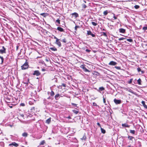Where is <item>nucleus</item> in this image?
Wrapping results in <instances>:
<instances>
[{
	"label": "nucleus",
	"instance_id": "obj_26",
	"mask_svg": "<svg viewBox=\"0 0 147 147\" xmlns=\"http://www.w3.org/2000/svg\"><path fill=\"white\" fill-rule=\"evenodd\" d=\"M84 71L85 72H90V71L88 69H87L86 67H85L84 69H83Z\"/></svg>",
	"mask_w": 147,
	"mask_h": 147
},
{
	"label": "nucleus",
	"instance_id": "obj_51",
	"mask_svg": "<svg viewBox=\"0 0 147 147\" xmlns=\"http://www.w3.org/2000/svg\"><path fill=\"white\" fill-rule=\"evenodd\" d=\"M53 38H54V39H56V40H57V39H58V38H57L55 36H54V35H53Z\"/></svg>",
	"mask_w": 147,
	"mask_h": 147
},
{
	"label": "nucleus",
	"instance_id": "obj_32",
	"mask_svg": "<svg viewBox=\"0 0 147 147\" xmlns=\"http://www.w3.org/2000/svg\"><path fill=\"white\" fill-rule=\"evenodd\" d=\"M108 13V11L107 10L103 12V14L104 15H106Z\"/></svg>",
	"mask_w": 147,
	"mask_h": 147
},
{
	"label": "nucleus",
	"instance_id": "obj_48",
	"mask_svg": "<svg viewBox=\"0 0 147 147\" xmlns=\"http://www.w3.org/2000/svg\"><path fill=\"white\" fill-rule=\"evenodd\" d=\"M71 104L75 107H76L77 105V104L72 103H71Z\"/></svg>",
	"mask_w": 147,
	"mask_h": 147
},
{
	"label": "nucleus",
	"instance_id": "obj_16",
	"mask_svg": "<svg viewBox=\"0 0 147 147\" xmlns=\"http://www.w3.org/2000/svg\"><path fill=\"white\" fill-rule=\"evenodd\" d=\"M51 121V118L50 117L46 120V123L47 124H49Z\"/></svg>",
	"mask_w": 147,
	"mask_h": 147
},
{
	"label": "nucleus",
	"instance_id": "obj_42",
	"mask_svg": "<svg viewBox=\"0 0 147 147\" xmlns=\"http://www.w3.org/2000/svg\"><path fill=\"white\" fill-rule=\"evenodd\" d=\"M73 112L76 114H77L78 113V111L76 110H73Z\"/></svg>",
	"mask_w": 147,
	"mask_h": 147
},
{
	"label": "nucleus",
	"instance_id": "obj_53",
	"mask_svg": "<svg viewBox=\"0 0 147 147\" xmlns=\"http://www.w3.org/2000/svg\"><path fill=\"white\" fill-rule=\"evenodd\" d=\"M86 51L87 52H90V51L88 49H86Z\"/></svg>",
	"mask_w": 147,
	"mask_h": 147
},
{
	"label": "nucleus",
	"instance_id": "obj_55",
	"mask_svg": "<svg viewBox=\"0 0 147 147\" xmlns=\"http://www.w3.org/2000/svg\"><path fill=\"white\" fill-rule=\"evenodd\" d=\"M67 118L68 119H71V117H70V116H68L67 117Z\"/></svg>",
	"mask_w": 147,
	"mask_h": 147
},
{
	"label": "nucleus",
	"instance_id": "obj_28",
	"mask_svg": "<svg viewBox=\"0 0 147 147\" xmlns=\"http://www.w3.org/2000/svg\"><path fill=\"white\" fill-rule=\"evenodd\" d=\"M91 23L94 26H96L97 24V23H96L95 22H92Z\"/></svg>",
	"mask_w": 147,
	"mask_h": 147
},
{
	"label": "nucleus",
	"instance_id": "obj_62",
	"mask_svg": "<svg viewBox=\"0 0 147 147\" xmlns=\"http://www.w3.org/2000/svg\"><path fill=\"white\" fill-rule=\"evenodd\" d=\"M49 98H50V97H49L48 98V99H49Z\"/></svg>",
	"mask_w": 147,
	"mask_h": 147
},
{
	"label": "nucleus",
	"instance_id": "obj_29",
	"mask_svg": "<svg viewBox=\"0 0 147 147\" xmlns=\"http://www.w3.org/2000/svg\"><path fill=\"white\" fill-rule=\"evenodd\" d=\"M127 40L130 42H132L133 41V40L131 39H127Z\"/></svg>",
	"mask_w": 147,
	"mask_h": 147
},
{
	"label": "nucleus",
	"instance_id": "obj_54",
	"mask_svg": "<svg viewBox=\"0 0 147 147\" xmlns=\"http://www.w3.org/2000/svg\"><path fill=\"white\" fill-rule=\"evenodd\" d=\"M35 108L34 107H33L32 108L31 110L32 111L33 110H34Z\"/></svg>",
	"mask_w": 147,
	"mask_h": 147
},
{
	"label": "nucleus",
	"instance_id": "obj_9",
	"mask_svg": "<svg viewBox=\"0 0 147 147\" xmlns=\"http://www.w3.org/2000/svg\"><path fill=\"white\" fill-rule=\"evenodd\" d=\"M119 32L122 33H125V30L123 28H121L119 29Z\"/></svg>",
	"mask_w": 147,
	"mask_h": 147
},
{
	"label": "nucleus",
	"instance_id": "obj_63",
	"mask_svg": "<svg viewBox=\"0 0 147 147\" xmlns=\"http://www.w3.org/2000/svg\"><path fill=\"white\" fill-rule=\"evenodd\" d=\"M60 96H61V97H63V96H61V95H60Z\"/></svg>",
	"mask_w": 147,
	"mask_h": 147
},
{
	"label": "nucleus",
	"instance_id": "obj_33",
	"mask_svg": "<svg viewBox=\"0 0 147 147\" xmlns=\"http://www.w3.org/2000/svg\"><path fill=\"white\" fill-rule=\"evenodd\" d=\"M92 32L90 31H88L87 34L88 35H91L92 34Z\"/></svg>",
	"mask_w": 147,
	"mask_h": 147
},
{
	"label": "nucleus",
	"instance_id": "obj_11",
	"mask_svg": "<svg viewBox=\"0 0 147 147\" xmlns=\"http://www.w3.org/2000/svg\"><path fill=\"white\" fill-rule=\"evenodd\" d=\"M137 70L138 72H139L140 71L141 72V74H143L144 73V71H143L141 70L140 68L139 67H138L137 68Z\"/></svg>",
	"mask_w": 147,
	"mask_h": 147
},
{
	"label": "nucleus",
	"instance_id": "obj_7",
	"mask_svg": "<svg viewBox=\"0 0 147 147\" xmlns=\"http://www.w3.org/2000/svg\"><path fill=\"white\" fill-rule=\"evenodd\" d=\"M9 146H14L16 147H17L18 146V144L15 142H13L11 144H9Z\"/></svg>",
	"mask_w": 147,
	"mask_h": 147
},
{
	"label": "nucleus",
	"instance_id": "obj_5",
	"mask_svg": "<svg viewBox=\"0 0 147 147\" xmlns=\"http://www.w3.org/2000/svg\"><path fill=\"white\" fill-rule=\"evenodd\" d=\"M59 40V39L56 40L55 43L57 45H58L59 47H60L61 46V45L60 42Z\"/></svg>",
	"mask_w": 147,
	"mask_h": 147
},
{
	"label": "nucleus",
	"instance_id": "obj_41",
	"mask_svg": "<svg viewBox=\"0 0 147 147\" xmlns=\"http://www.w3.org/2000/svg\"><path fill=\"white\" fill-rule=\"evenodd\" d=\"M103 102H104V103H106V99L104 98V96H103Z\"/></svg>",
	"mask_w": 147,
	"mask_h": 147
},
{
	"label": "nucleus",
	"instance_id": "obj_35",
	"mask_svg": "<svg viewBox=\"0 0 147 147\" xmlns=\"http://www.w3.org/2000/svg\"><path fill=\"white\" fill-rule=\"evenodd\" d=\"M80 67L81 68H82L83 69H84V68L85 67V66L84 65H80Z\"/></svg>",
	"mask_w": 147,
	"mask_h": 147
},
{
	"label": "nucleus",
	"instance_id": "obj_24",
	"mask_svg": "<svg viewBox=\"0 0 147 147\" xmlns=\"http://www.w3.org/2000/svg\"><path fill=\"white\" fill-rule=\"evenodd\" d=\"M45 143V140L42 141L40 143V145H43Z\"/></svg>",
	"mask_w": 147,
	"mask_h": 147
},
{
	"label": "nucleus",
	"instance_id": "obj_46",
	"mask_svg": "<svg viewBox=\"0 0 147 147\" xmlns=\"http://www.w3.org/2000/svg\"><path fill=\"white\" fill-rule=\"evenodd\" d=\"M132 79H131L129 81V82L128 83L129 84H131V83H132Z\"/></svg>",
	"mask_w": 147,
	"mask_h": 147
},
{
	"label": "nucleus",
	"instance_id": "obj_12",
	"mask_svg": "<svg viewBox=\"0 0 147 147\" xmlns=\"http://www.w3.org/2000/svg\"><path fill=\"white\" fill-rule=\"evenodd\" d=\"M57 30L60 31V32H63L64 31L63 29L61 27H58L57 28Z\"/></svg>",
	"mask_w": 147,
	"mask_h": 147
},
{
	"label": "nucleus",
	"instance_id": "obj_61",
	"mask_svg": "<svg viewBox=\"0 0 147 147\" xmlns=\"http://www.w3.org/2000/svg\"><path fill=\"white\" fill-rule=\"evenodd\" d=\"M102 30L103 31H104L105 30V29H103Z\"/></svg>",
	"mask_w": 147,
	"mask_h": 147
},
{
	"label": "nucleus",
	"instance_id": "obj_8",
	"mask_svg": "<svg viewBox=\"0 0 147 147\" xmlns=\"http://www.w3.org/2000/svg\"><path fill=\"white\" fill-rule=\"evenodd\" d=\"M60 95L59 94H56L55 96V98L56 100H58L60 98Z\"/></svg>",
	"mask_w": 147,
	"mask_h": 147
},
{
	"label": "nucleus",
	"instance_id": "obj_50",
	"mask_svg": "<svg viewBox=\"0 0 147 147\" xmlns=\"http://www.w3.org/2000/svg\"><path fill=\"white\" fill-rule=\"evenodd\" d=\"M20 105L22 106H25V104L24 103H22L20 104Z\"/></svg>",
	"mask_w": 147,
	"mask_h": 147
},
{
	"label": "nucleus",
	"instance_id": "obj_25",
	"mask_svg": "<svg viewBox=\"0 0 147 147\" xmlns=\"http://www.w3.org/2000/svg\"><path fill=\"white\" fill-rule=\"evenodd\" d=\"M102 34L101 35V36H103L105 37H107V35L106 34V33L105 32H102L101 33Z\"/></svg>",
	"mask_w": 147,
	"mask_h": 147
},
{
	"label": "nucleus",
	"instance_id": "obj_20",
	"mask_svg": "<svg viewBox=\"0 0 147 147\" xmlns=\"http://www.w3.org/2000/svg\"><path fill=\"white\" fill-rule=\"evenodd\" d=\"M128 138L129 140H132L134 138V137L132 136H128Z\"/></svg>",
	"mask_w": 147,
	"mask_h": 147
},
{
	"label": "nucleus",
	"instance_id": "obj_47",
	"mask_svg": "<svg viewBox=\"0 0 147 147\" xmlns=\"http://www.w3.org/2000/svg\"><path fill=\"white\" fill-rule=\"evenodd\" d=\"M61 86H63L64 87H66V84H62Z\"/></svg>",
	"mask_w": 147,
	"mask_h": 147
},
{
	"label": "nucleus",
	"instance_id": "obj_19",
	"mask_svg": "<svg viewBox=\"0 0 147 147\" xmlns=\"http://www.w3.org/2000/svg\"><path fill=\"white\" fill-rule=\"evenodd\" d=\"M28 134L26 132H24L22 134V136L23 137H26L28 136Z\"/></svg>",
	"mask_w": 147,
	"mask_h": 147
},
{
	"label": "nucleus",
	"instance_id": "obj_13",
	"mask_svg": "<svg viewBox=\"0 0 147 147\" xmlns=\"http://www.w3.org/2000/svg\"><path fill=\"white\" fill-rule=\"evenodd\" d=\"M141 103L144 106V107L147 109V106L145 105V101H142Z\"/></svg>",
	"mask_w": 147,
	"mask_h": 147
},
{
	"label": "nucleus",
	"instance_id": "obj_21",
	"mask_svg": "<svg viewBox=\"0 0 147 147\" xmlns=\"http://www.w3.org/2000/svg\"><path fill=\"white\" fill-rule=\"evenodd\" d=\"M50 94L51 96H53L55 94L54 92L53 91L51 90L50 93Z\"/></svg>",
	"mask_w": 147,
	"mask_h": 147
},
{
	"label": "nucleus",
	"instance_id": "obj_30",
	"mask_svg": "<svg viewBox=\"0 0 147 147\" xmlns=\"http://www.w3.org/2000/svg\"><path fill=\"white\" fill-rule=\"evenodd\" d=\"M82 8H86L87 7V6L84 4H83L82 5Z\"/></svg>",
	"mask_w": 147,
	"mask_h": 147
},
{
	"label": "nucleus",
	"instance_id": "obj_60",
	"mask_svg": "<svg viewBox=\"0 0 147 147\" xmlns=\"http://www.w3.org/2000/svg\"><path fill=\"white\" fill-rule=\"evenodd\" d=\"M46 61H47V62H48L49 61V60L48 59H46Z\"/></svg>",
	"mask_w": 147,
	"mask_h": 147
},
{
	"label": "nucleus",
	"instance_id": "obj_22",
	"mask_svg": "<svg viewBox=\"0 0 147 147\" xmlns=\"http://www.w3.org/2000/svg\"><path fill=\"white\" fill-rule=\"evenodd\" d=\"M135 131L134 130H130V132L132 134H134L135 133Z\"/></svg>",
	"mask_w": 147,
	"mask_h": 147
},
{
	"label": "nucleus",
	"instance_id": "obj_15",
	"mask_svg": "<svg viewBox=\"0 0 147 147\" xmlns=\"http://www.w3.org/2000/svg\"><path fill=\"white\" fill-rule=\"evenodd\" d=\"M122 125L123 127H129V125H128L127 123H124V124H122Z\"/></svg>",
	"mask_w": 147,
	"mask_h": 147
},
{
	"label": "nucleus",
	"instance_id": "obj_23",
	"mask_svg": "<svg viewBox=\"0 0 147 147\" xmlns=\"http://www.w3.org/2000/svg\"><path fill=\"white\" fill-rule=\"evenodd\" d=\"M100 129L102 133L105 134V129L102 128L101 127H100Z\"/></svg>",
	"mask_w": 147,
	"mask_h": 147
},
{
	"label": "nucleus",
	"instance_id": "obj_2",
	"mask_svg": "<svg viewBox=\"0 0 147 147\" xmlns=\"http://www.w3.org/2000/svg\"><path fill=\"white\" fill-rule=\"evenodd\" d=\"M34 75H36L38 76L40 75V73L38 70H36L34 71V73L33 74Z\"/></svg>",
	"mask_w": 147,
	"mask_h": 147
},
{
	"label": "nucleus",
	"instance_id": "obj_64",
	"mask_svg": "<svg viewBox=\"0 0 147 147\" xmlns=\"http://www.w3.org/2000/svg\"><path fill=\"white\" fill-rule=\"evenodd\" d=\"M130 147V146H128V147Z\"/></svg>",
	"mask_w": 147,
	"mask_h": 147
},
{
	"label": "nucleus",
	"instance_id": "obj_27",
	"mask_svg": "<svg viewBox=\"0 0 147 147\" xmlns=\"http://www.w3.org/2000/svg\"><path fill=\"white\" fill-rule=\"evenodd\" d=\"M141 80L140 78L138 80H137V82H138V84H141Z\"/></svg>",
	"mask_w": 147,
	"mask_h": 147
},
{
	"label": "nucleus",
	"instance_id": "obj_17",
	"mask_svg": "<svg viewBox=\"0 0 147 147\" xmlns=\"http://www.w3.org/2000/svg\"><path fill=\"white\" fill-rule=\"evenodd\" d=\"M40 15L41 16H44V17H46L48 15V14L47 13H41L40 14Z\"/></svg>",
	"mask_w": 147,
	"mask_h": 147
},
{
	"label": "nucleus",
	"instance_id": "obj_18",
	"mask_svg": "<svg viewBox=\"0 0 147 147\" xmlns=\"http://www.w3.org/2000/svg\"><path fill=\"white\" fill-rule=\"evenodd\" d=\"M50 49L54 51H57V49L55 47H51L50 48Z\"/></svg>",
	"mask_w": 147,
	"mask_h": 147
},
{
	"label": "nucleus",
	"instance_id": "obj_49",
	"mask_svg": "<svg viewBox=\"0 0 147 147\" xmlns=\"http://www.w3.org/2000/svg\"><path fill=\"white\" fill-rule=\"evenodd\" d=\"M97 125H98L100 127H101V126L100 125V124L99 123H97Z\"/></svg>",
	"mask_w": 147,
	"mask_h": 147
},
{
	"label": "nucleus",
	"instance_id": "obj_43",
	"mask_svg": "<svg viewBox=\"0 0 147 147\" xmlns=\"http://www.w3.org/2000/svg\"><path fill=\"white\" fill-rule=\"evenodd\" d=\"M93 105L94 106H95V107H97L98 106V105H97L96 104V103H95V102H93Z\"/></svg>",
	"mask_w": 147,
	"mask_h": 147
},
{
	"label": "nucleus",
	"instance_id": "obj_39",
	"mask_svg": "<svg viewBox=\"0 0 147 147\" xmlns=\"http://www.w3.org/2000/svg\"><path fill=\"white\" fill-rule=\"evenodd\" d=\"M0 58L1 59V63H3V60H4V59L3 58V57H1V56H0Z\"/></svg>",
	"mask_w": 147,
	"mask_h": 147
},
{
	"label": "nucleus",
	"instance_id": "obj_56",
	"mask_svg": "<svg viewBox=\"0 0 147 147\" xmlns=\"http://www.w3.org/2000/svg\"><path fill=\"white\" fill-rule=\"evenodd\" d=\"M114 16H113V18H114V19H116L117 18V17H116V16H115V15H114Z\"/></svg>",
	"mask_w": 147,
	"mask_h": 147
},
{
	"label": "nucleus",
	"instance_id": "obj_6",
	"mask_svg": "<svg viewBox=\"0 0 147 147\" xmlns=\"http://www.w3.org/2000/svg\"><path fill=\"white\" fill-rule=\"evenodd\" d=\"M117 64V63L115 61H111L109 63V65H115Z\"/></svg>",
	"mask_w": 147,
	"mask_h": 147
},
{
	"label": "nucleus",
	"instance_id": "obj_1",
	"mask_svg": "<svg viewBox=\"0 0 147 147\" xmlns=\"http://www.w3.org/2000/svg\"><path fill=\"white\" fill-rule=\"evenodd\" d=\"M28 65L26 61L21 66V68L22 69H25L28 68Z\"/></svg>",
	"mask_w": 147,
	"mask_h": 147
},
{
	"label": "nucleus",
	"instance_id": "obj_58",
	"mask_svg": "<svg viewBox=\"0 0 147 147\" xmlns=\"http://www.w3.org/2000/svg\"><path fill=\"white\" fill-rule=\"evenodd\" d=\"M20 115L22 117H23L24 116V115L23 114Z\"/></svg>",
	"mask_w": 147,
	"mask_h": 147
},
{
	"label": "nucleus",
	"instance_id": "obj_38",
	"mask_svg": "<svg viewBox=\"0 0 147 147\" xmlns=\"http://www.w3.org/2000/svg\"><path fill=\"white\" fill-rule=\"evenodd\" d=\"M142 29L144 30H147V26H144L143 27Z\"/></svg>",
	"mask_w": 147,
	"mask_h": 147
},
{
	"label": "nucleus",
	"instance_id": "obj_3",
	"mask_svg": "<svg viewBox=\"0 0 147 147\" xmlns=\"http://www.w3.org/2000/svg\"><path fill=\"white\" fill-rule=\"evenodd\" d=\"M114 101L116 104H120L121 102V101L120 100H117L116 98H115L114 100Z\"/></svg>",
	"mask_w": 147,
	"mask_h": 147
},
{
	"label": "nucleus",
	"instance_id": "obj_57",
	"mask_svg": "<svg viewBox=\"0 0 147 147\" xmlns=\"http://www.w3.org/2000/svg\"><path fill=\"white\" fill-rule=\"evenodd\" d=\"M29 104L30 105H32V102L30 101L29 102Z\"/></svg>",
	"mask_w": 147,
	"mask_h": 147
},
{
	"label": "nucleus",
	"instance_id": "obj_44",
	"mask_svg": "<svg viewBox=\"0 0 147 147\" xmlns=\"http://www.w3.org/2000/svg\"><path fill=\"white\" fill-rule=\"evenodd\" d=\"M56 22H57L58 24H60V20L59 19H57L56 20Z\"/></svg>",
	"mask_w": 147,
	"mask_h": 147
},
{
	"label": "nucleus",
	"instance_id": "obj_4",
	"mask_svg": "<svg viewBox=\"0 0 147 147\" xmlns=\"http://www.w3.org/2000/svg\"><path fill=\"white\" fill-rule=\"evenodd\" d=\"M3 49L0 50V53L3 54L6 53V49L4 46L2 47Z\"/></svg>",
	"mask_w": 147,
	"mask_h": 147
},
{
	"label": "nucleus",
	"instance_id": "obj_36",
	"mask_svg": "<svg viewBox=\"0 0 147 147\" xmlns=\"http://www.w3.org/2000/svg\"><path fill=\"white\" fill-rule=\"evenodd\" d=\"M115 67L117 69H121V67H120L119 66H115Z\"/></svg>",
	"mask_w": 147,
	"mask_h": 147
},
{
	"label": "nucleus",
	"instance_id": "obj_34",
	"mask_svg": "<svg viewBox=\"0 0 147 147\" xmlns=\"http://www.w3.org/2000/svg\"><path fill=\"white\" fill-rule=\"evenodd\" d=\"M126 39V38H124L123 37H121V38H119V41H121V40H124V39Z\"/></svg>",
	"mask_w": 147,
	"mask_h": 147
},
{
	"label": "nucleus",
	"instance_id": "obj_52",
	"mask_svg": "<svg viewBox=\"0 0 147 147\" xmlns=\"http://www.w3.org/2000/svg\"><path fill=\"white\" fill-rule=\"evenodd\" d=\"M91 35L93 37H94L95 36V35L94 34H92V33L91 34Z\"/></svg>",
	"mask_w": 147,
	"mask_h": 147
},
{
	"label": "nucleus",
	"instance_id": "obj_45",
	"mask_svg": "<svg viewBox=\"0 0 147 147\" xmlns=\"http://www.w3.org/2000/svg\"><path fill=\"white\" fill-rule=\"evenodd\" d=\"M62 40L63 42L65 43L66 42V40L65 38H64V39H63Z\"/></svg>",
	"mask_w": 147,
	"mask_h": 147
},
{
	"label": "nucleus",
	"instance_id": "obj_37",
	"mask_svg": "<svg viewBox=\"0 0 147 147\" xmlns=\"http://www.w3.org/2000/svg\"><path fill=\"white\" fill-rule=\"evenodd\" d=\"M80 27L78 26H76L75 27V30L76 31L77 30V29L78 28H79Z\"/></svg>",
	"mask_w": 147,
	"mask_h": 147
},
{
	"label": "nucleus",
	"instance_id": "obj_59",
	"mask_svg": "<svg viewBox=\"0 0 147 147\" xmlns=\"http://www.w3.org/2000/svg\"><path fill=\"white\" fill-rule=\"evenodd\" d=\"M42 71H45V69H42Z\"/></svg>",
	"mask_w": 147,
	"mask_h": 147
},
{
	"label": "nucleus",
	"instance_id": "obj_10",
	"mask_svg": "<svg viewBox=\"0 0 147 147\" xmlns=\"http://www.w3.org/2000/svg\"><path fill=\"white\" fill-rule=\"evenodd\" d=\"M104 90L105 88L103 87H101L99 88L97 90L100 92L101 91Z\"/></svg>",
	"mask_w": 147,
	"mask_h": 147
},
{
	"label": "nucleus",
	"instance_id": "obj_40",
	"mask_svg": "<svg viewBox=\"0 0 147 147\" xmlns=\"http://www.w3.org/2000/svg\"><path fill=\"white\" fill-rule=\"evenodd\" d=\"M139 6L138 5H136L134 6V8L136 9H138L139 8Z\"/></svg>",
	"mask_w": 147,
	"mask_h": 147
},
{
	"label": "nucleus",
	"instance_id": "obj_31",
	"mask_svg": "<svg viewBox=\"0 0 147 147\" xmlns=\"http://www.w3.org/2000/svg\"><path fill=\"white\" fill-rule=\"evenodd\" d=\"M86 139V136H85V135H84L83 136V137L82 138H81V139L82 140H85Z\"/></svg>",
	"mask_w": 147,
	"mask_h": 147
},
{
	"label": "nucleus",
	"instance_id": "obj_14",
	"mask_svg": "<svg viewBox=\"0 0 147 147\" xmlns=\"http://www.w3.org/2000/svg\"><path fill=\"white\" fill-rule=\"evenodd\" d=\"M72 15L74 16L76 18L78 16V14L77 13L75 12L72 14Z\"/></svg>",
	"mask_w": 147,
	"mask_h": 147
}]
</instances>
